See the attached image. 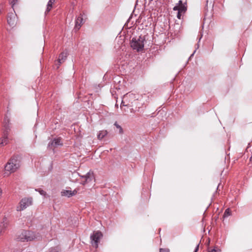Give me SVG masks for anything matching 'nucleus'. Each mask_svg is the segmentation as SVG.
Masks as SVG:
<instances>
[{"label": "nucleus", "instance_id": "obj_1", "mask_svg": "<svg viewBox=\"0 0 252 252\" xmlns=\"http://www.w3.org/2000/svg\"><path fill=\"white\" fill-rule=\"evenodd\" d=\"M38 234L29 230H23L17 236V240L22 242L31 241L38 239Z\"/></svg>", "mask_w": 252, "mask_h": 252}, {"label": "nucleus", "instance_id": "obj_2", "mask_svg": "<svg viewBox=\"0 0 252 252\" xmlns=\"http://www.w3.org/2000/svg\"><path fill=\"white\" fill-rule=\"evenodd\" d=\"M145 40V39L143 36H140L138 38L133 37L130 41V46L137 52L141 51L144 48Z\"/></svg>", "mask_w": 252, "mask_h": 252}, {"label": "nucleus", "instance_id": "obj_3", "mask_svg": "<svg viewBox=\"0 0 252 252\" xmlns=\"http://www.w3.org/2000/svg\"><path fill=\"white\" fill-rule=\"evenodd\" d=\"M20 167L19 161L16 157L11 158L5 166L6 171L13 173Z\"/></svg>", "mask_w": 252, "mask_h": 252}, {"label": "nucleus", "instance_id": "obj_4", "mask_svg": "<svg viewBox=\"0 0 252 252\" xmlns=\"http://www.w3.org/2000/svg\"><path fill=\"white\" fill-rule=\"evenodd\" d=\"M103 234L100 231H94L90 235L91 243L92 246L95 248H97L98 243L100 239L102 238Z\"/></svg>", "mask_w": 252, "mask_h": 252}, {"label": "nucleus", "instance_id": "obj_5", "mask_svg": "<svg viewBox=\"0 0 252 252\" xmlns=\"http://www.w3.org/2000/svg\"><path fill=\"white\" fill-rule=\"evenodd\" d=\"M138 98L137 97L136 94L130 93H127L124 96L123 100L121 103V107L122 108L123 106H129V103L125 104L127 101L132 103L133 101L136 100Z\"/></svg>", "mask_w": 252, "mask_h": 252}, {"label": "nucleus", "instance_id": "obj_6", "mask_svg": "<svg viewBox=\"0 0 252 252\" xmlns=\"http://www.w3.org/2000/svg\"><path fill=\"white\" fill-rule=\"evenodd\" d=\"M32 199L31 197L23 198L20 202V206L17 207V211H21L32 204Z\"/></svg>", "mask_w": 252, "mask_h": 252}, {"label": "nucleus", "instance_id": "obj_7", "mask_svg": "<svg viewBox=\"0 0 252 252\" xmlns=\"http://www.w3.org/2000/svg\"><path fill=\"white\" fill-rule=\"evenodd\" d=\"M7 23L12 28L14 27L17 21V16L14 13H8L7 18Z\"/></svg>", "mask_w": 252, "mask_h": 252}, {"label": "nucleus", "instance_id": "obj_8", "mask_svg": "<svg viewBox=\"0 0 252 252\" xmlns=\"http://www.w3.org/2000/svg\"><path fill=\"white\" fill-rule=\"evenodd\" d=\"M83 180L81 181V184L83 185L91 182L94 179V175L93 172H89L85 175L81 176Z\"/></svg>", "mask_w": 252, "mask_h": 252}, {"label": "nucleus", "instance_id": "obj_9", "mask_svg": "<svg viewBox=\"0 0 252 252\" xmlns=\"http://www.w3.org/2000/svg\"><path fill=\"white\" fill-rule=\"evenodd\" d=\"M8 130H4L2 136L0 138V147L4 146L8 143Z\"/></svg>", "mask_w": 252, "mask_h": 252}, {"label": "nucleus", "instance_id": "obj_10", "mask_svg": "<svg viewBox=\"0 0 252 252\" xmlns=\"http://www.w3.org/2000/svg\"><path fill=\"white\" fill-rule=\"evenodd\" d=\"M8 226V221L6 218H4L2 222L0 224V236L2 235Z\"/></svg>", "mask_w": 252, "mask_h": 252}, {"label": "nucleus", "instance_id": "obj_11", "mask_svg": "<svg viewBox=\"0 0 252 252\" xmlns=\"http://www.w3.org/2000/svg\"><path fill=\"white\" fill-rule=\"evenodd\" d=\"M77 191L78 190L76 189L73 191L69 190H63L61 192V195L62 196H65L69 197L73 195H75L77 193Z\"/></svg>", "mask_w": 252, "mask_h": 252}, {"label": "nucleus", "instance_id": "obj_12", "mask_svg": "<svg viewBox=\"0 0 252 252\" xmlns=\"http://www.w3.org/2000/svg\"><path fill=\"white\" fill-rule=\"evenodd\" d=\"M83 19L82 15L78 16L75 21V25L74 29L76 31L79 30L83 24Z\"/></svg>", "mask_w": 252, "mask_h": 252}, {"label": "nucleus", "instance_id": "obj_13", "mask_svg": "<svg viewBox=\"0 0 252 252\" xmlns=\"http://www.w3.org/2000/svg\"><path fill=\"white\" fill-rule=\"evenodd\" d=\"M67 57V53L65 52H62L61 54H60L59 56V59L58 60V63H59L57 67L58 68L60 64L63 63L64 61L66 60Z\"/></svg>", "mask_w": 252, "mask_h": 252}, {"label": "nucleus", "instance_id": "obj_14", "mask_svg": "<svg viewBox=\"0 0 252 252\" xmlns=\"http://www.w3.org/2000/svg\"><path fill=\"white\" fill-rule=\"evenodd\" d=\"M9 122H10V119L7 116H6L4 118L3 121V126L4 127V130H8V132H9V130H10V127H9Z\"/></svg>", "mask_w": 252, "mask_h": 252}, {"label": "nucleus", "instance_id": "obj_15", "mask_svg": "<svg viewBox=\"0 0 252 252\" xmlns=\"http://www.w3.org/2000/svg\"><path fill=\"white\" fill-rule=\"evenodd\" d=\"M107 134L108 132L106 130H100L97 134V137L98 139L102 140Z\"/></svg>", "mask_w": 252, "mask_h": 252}, {"label": "nucleus", "instance_id": "obj_16", "mask_svg": "<svg viewBox=\"0 0 252 252\" xmlns=\"http://www.w3.org/2000/svg\"><path fill=\"white\" fill-rule=\"evenodd\" d=\"M178 4L179 5V12L185 13L187 10V7L185 5L183 4L182 1L181 0L179 1Z\"/></svg>", "mask_w": 252, "mask_h": 252}, {"label": "nucleus", "instance_id": "obj_17", "mask_svg": "<svg viewBox=\"0 0 252 252\" xmlns=\"http://www.w3.org/2000/svg\"><path fill=\"white\" fill-rule=\"evenodd\" d=\"M55 0H49L48 2L47 5V8L46 10L45 11V14L48 13L51 9L52 7V5L54 2Z\"/></svg>", "mask_w": 252, "mask_h": 252}, {"label": "nucleus", "instance_id": "obj_18", "mask_svg": "<svg viewBox=\"0 0 252 252\" xmlns=\"http://www.w3.org/2000/svg\"><path fill=\"white\" fill-rule=\"evenodd\" d=\"M54 143H55V146L58 147L59 146H62L63 143L61 142V139L60 138H55L53 139Z\"/></svg>", "mask_w": 252, "mask_h": 252}, {"label": "nucleus", "instance_id": "obj_19", "mask_svg": "<svg viewBox=\"0 0 252 252\" xmlns=\"http://www.w3.org/2000/svg\"><path fill=\"white\" fill-rule=\"evenodd\" d=\"M35 191H38L41 195L45 196L46 194V192L41 189H35Z\"/></svg>", "mask_w": 252, "mask_h": 252}, {"label": "nucleus", "instance_id": "obj_20", "mask_svg": "<svg viewBox=\"0 0 252 252\" xmlns=\"http://www.w3.org/2000/svg\"><path fill=\"white\" fill-rule=\"evenodd\" d=\"M114 125L116 126V127L119 129V133L120 134H122L123 133V128H122V127L117 124V122H115V124H114Z\"/></svg>", "mask_w": 252, "mask_h": 252}, {"label": "nucleus", "instance_id": "obj_21", "mask_svg": "<svg viewBox=\"0 0 252 252\" xmlns=\"http://www.w3.org/2000/svg\"><path fill=\"white\" fill-rule=\"evenodd\" d=\"M48 147L51 149H53L56 147L55 146V143H54L53 140L49 143Z\"/></svg>", "mask_w": 252, "mask_h": 252}, {"label": "nucleus", "instance_id": "obj_22", "mask_svg": "<svg viewBox=\"0 0 252 252\" xmlns=\"http://www.w3.org/2000/svg\"><path fill=\"white\" fill-rule=\"evenodd\" d=\"M159 252H170V250L168 249L160 248L159 249Z\"/></svg>", "mask_w": 252, "mask_h": 252}, {"label": "nucleus", "instance_id": "obj_23", "mask_svg": "<svg viewBox=\"0 0 252 252\" xmlns=\"http://www.w3.org/2000/svg\"><path fill=\"white\" fill-rule=\"evenodd\" d=\"M18 1V0H10V4L13 6Z\"/></svg>", "mask_w": 252, "mask_h": 252}, {"label": "nucleus", "instance_id": "obj_24", "mask_svg": "<svg viewBox=\"0 0 252 252\" xmlns=\"http://www.w3.org/2000/svg\"><path fill=\"white\" fill-rule=\"evenodd\" d=\"M179 5L178 4V5L174 6L173 8L174 10H178V12H179Z\"/></svg>", "mask_w": 252, "mask_h": 252}, {"label": "nucleus", "instance_id": "obj_25", "mask_svg": "<svg viewBox=\"0 0 252 252\" xmlns=\"http://www.w3.org/2000/svg\"><path fill=\"white\" fill-rule=\"evenodd\" d=\"M224 215L225 216H226V215L228 216V215H230V214H229V209H226V210H225V212H224Z\"/></svg>", "mask_w": 252, "mask_h": 252}, {"label": "nucleus", "instance_id": "obj_26", "mask_svg": "<svg viewBox=\"0 0 252 252\" xmlns=\"http://www.w3.org/2000/svg\"><path fill=\"white\" fill-rule=\"evenodd\" d=\"M182 13V12H179V11L178 12L177 17L178 19H180L181 18Z\"/></svg>", "mask_w": 252, "mask_h": 252}, {"label": "nucleus", "instance_id": "obj_27", "mask_svg": "<svg viewBox=\"0 0 252 252\" xmlns=\"http://www.w3.org/2000/svg\"><path fill=\"white\" fill-rule=\"evenodd\" d=\"M208 252H220L219 250H217L215 249L209 250Z\"/></svg>", "mask_w": 252, "mask_h": 252}, {"label": "nucleus", "instance_id": "obj_28", "mask_svg": "<svg viewBox=\"0 0 252 252\" xmlns=\"http://www.w3.org/2000/svg\"><path fill=\"white\" fill-rule=\"evenodd\" d=\"M198 249H199V244L196 246L194 252H197V251H198Z\"/></svg>", "mask_w": 252, "mask_h": 252}, {"label": "nucleus", "instance_id": "obj_29", "mask_svg": "<svg viewBox=\"0 0 252 252\" xmlns=\"http://www.w3.org/2000/svg\"><path fill=\"white\" fill-rule=\"evenodd\" d=\"M195 51H196V50H195V51L193 52V53L190 55V58L193 56V55H194V54L195 53Z\"/></svg>", "mask_w": 252, "mask_h": 252}, {"label": "nucleus", "instance_id": "obj_30", "mask_svg": "<svg viewBox=\"0 0 252 252\" xmlns=\"http://www.w3.org/2000/svg\"><path fill=\"white\" fill-rule=\"evenodd\" d=\"M250 161H251V162H252V157H251V158H250Z\"/></svg>", "mask_w": 252, "mask_h": 252}]
</instances>
